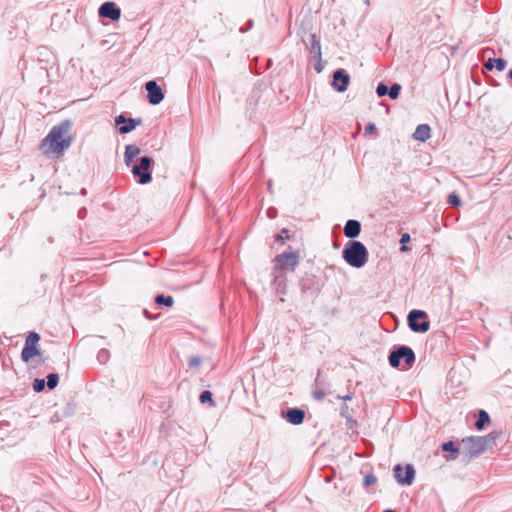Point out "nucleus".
<instances>
[{"label":"nucleus","mask_w":512,"mask_h":512,"mask_svg":"<svg viewBox=\"0 0 512 512\" xmlns=\"http://www.w3.org/2000/svg\"><path fill=\"white\" fill-rule=\"evenodd\" d=\"M71 126L72 123L69 120L53 126L48 135L42 140L41 148L49 144L54 153H61L69 148L72 142V137L69 135Z\"/></svg>","instance_id":"1"},{"label":"nucleus","mask_w":512,"mask_h":512,"mask_svg":"<svg viewBox=\"0 0 512 512\" xmlns=\"http://www.w3.org/2000/svg\"><path fill=\"white\" fill-rule=\"evenodd\" d=\"M342 257L351 267L361 268L368 262L369 252L362 242L351 240L346 243Z\"/></svg>","instance_id":"2"},{"label":"nucleus","mask_w":512,"mask_h":512,"mask_svg":"<svg viewBox=\"0 0 512 512\" xmlns=\"http://www.w3.org/2000/svg\"><path fill=\"white\" fill-rule=\"evenodd\" d=\"M506 436L503 432H491L485 437H469L462 439L465 448H493L494 446H503Z\"/></svg>","instance_id":"3"},{"label":"nucleus","mask_w":512,"mask_h":512,"mask_svg":"<svg viewBox=\"0 0 512 512\" xmlns=\"http://www.w3.org/2000/svg\"><path fill=\"white\" fill-rule=\"evenodd\" d=\"M389 364L393 368H399L401 364V360L404 361V370L409 369L413 366L416 356L411 347L406 345H399L394 347L392 351H390Z\"/></svg>","instance_id":"4"},{"label":"nucleus","mask_w":512,"mask_h":512,"mask_svg":"<svg viewBox=\"0 0 512 512\" xmlns=\"http://www.w3.org/2000/svg\"><path fill=\"white\" fill-rule=\"evenodd\" d=\"M153 159L149 156H142L138 162L132 167V174L137 178V182L141 185L148 184L152 181Z\"/></svg>","instance_id":"5"},{"label":"nucleus","mask_w":512,"mask_h":512,"mask_svg":"<svg viewBox=\"0 0 512 512\" xmlns=\"http://www.w3.org/2000/svg\"><path fill=\"white\" fill-rule=\"evenodd\" d=\"M484 450H436L435 457H441L445 462L455 461L460 459L464 464L468 463L471 459L479 457Z\"/></svg>","instance_id":"6"},{"label":"nucleus","mask_w":512,"mask_h":512,"mask_svg":"<svg viewBox=\"0 0 512 512\" xmlns=\"http://www.w3.org/2000/svg\"><path fill=\"white\" fill-rule=\"evenodd\" d=\"M407 323L410 330L415 333H425L430 328V322L427 320V313L423 310H411L407 316Z\"/></svg>","instance_id":"7"},{"label":"nucleus","mask_w":512,"mask_h":512,"mask_svg":"<svg viewBox=\"0 0 512 512\" xmlns=\"http://www.w3.org/2000/svg\"><path fill=\"white\" fill-rule=\"evenodd\" d=\"M274 272L278 270H290L293 271L299 263V255L297 252H284L275 257Z\"/></svg>","instance_id":"8"},{"label":"nucleus","mask_w":512,"mask_h":512,"mask_svg":"<svg viewBox=\"0 0 512 512\" xmlns=\"http://www.w3.org/2000/svg\"><path fill=\"white\" fill-rule=\"evenodd\" d=\"M39 340L40 335L37 332H30L28 334L21 352V358L24 362H28L30 359L40 354L37 347Z\"/></svg>","instance_id":"9"},{"label":"nucleus","mask_w":512,"mask_h":512,"mask_svg":"<svg viewBox=\"0 0 512 512\" xmlns=\"http://www.w3.org/2000/svg\"><path fill=\"white\" fill-rule=\"evenodd\" d=\"M148 102L152 105L160 104L164 99V92L155 80H150L145 84Z\"/></svg>","instance_id":"10"},{"label":"nucleus","mask_w":512,"mask_h":512,"mask_svg":"<svg viewBox=\"0 0 512 512\" xmlns=\"http://www.w3.org/2000/svg\"><path fill=\"white\" fill-rule=\"evenodd\" d=\"M141 123L142 120L140 118H127L124 114H120L115 117V124L118 126V130L121 134H128L132 132Z\"/></svg>","instance_id":"11"},{"label":"nucleus","mask_w":512,"mask_h":512,"mask_svg":"<svg viewBox=\"0 0 512 512\" xmlns=\"http://www.w3.org/2000/svg\"><path fill=\"white\" fill-rule=\"evenodd\" d=\"M98 15L102 18L117 21L121 17V9L114 2L106 1L100 5Z\"/></svg>","instance_id":"12"},{"label":"nucleus","mask_w":512,"mask_h":512,"mask_svg":"<svg viewBox=\"0 0 512 512\" xmlns=\"http://www.w3.org/2000/svg\"><path fill=\"white\" fill-rule=\"evenodd\" d=\"M395 478L401 484L411 485L414 477L415 470L412 465L408 464L405 468H402L401 465H396L394 468Z\"/></svg>","instance_id":"13"},{"label":"nucleus","mask_w":512,"mask_h":512,"mask_svg":"<svg viewBox=\"0 0 512 512\" xmlns=\"http://www.w3.org/2000/svg\"><path fill=\"white\" fill-rule=\"evenodd\" d=\"M350 82V76L346 70L340 68L333 72L332 86L338 92H345Z\"/></svg>","instance_id":"14"},{"label":"nucleus","mask_w":512,"mask_h":512,"mask_svg":"<svg viewBox=\"0 0 512 512\" xmlns=\"http://www.w3.org/2000/svg\"><path fill=\"white\" fill-rule=\"evenodd\" d=\"M302 41L310 54H312L315 58H321L320 40L315 33H309L306 36L303 35Z\"/></svg>","instance_id":"15"},{"label":"nucleus","mask_w":512,"mask_h":512,"mask_svg":"<svg viewBox=\"0 0 512 512\" xmlns=\"http://www.w3.org/2000/svg\"><path fill=\"white\" fill-rule=\"evenodd\" d=\"M284 417L289 423L299 425L304 421L305 412L300 408H290L285 412Z\"/></svg>","instance_id":"16"},{"label":"nucleus","mask_w":512,"mask_h":512,"mask_svg":"<svg viewBox=\"0 0 512 512\" xmlns=\"http://www.w3.org/2000/svg\"><path fill=\"white\" fill-rule=\"evenodd\" d=\"M361 232V223L358 220L350 219L344 226V235L347 238L355 239Z\"/></svg>","instance_id":"17"},{"label":"nucleus","mask_w":512,"mask_h":512,"mask_svg":"<svg viewBox=\"0 0 512 512\" xmlns=\"http://www.w3.org/2000/svg\"><path fill=\"white\" fill-rule=\"evenodd\" d=\"M430 127L427 124H420L416 127L415 132L413 133V138L420 142H425L430 138Z\"/></svg>","instance_id":"18"},{"label":"nucleus","mask_w":512,"mask_h":512,"mask_svg":"<svg viewBox=\"0 0 512 512\" xmlns=\"http://www.w3.org/2000/svg\"><path fill=\"white\" fill-rule=\"evenodd\" d=\"M140 148L136 145L130 144L125 147L124 162L130 166L134 158L140 154Z\"/></svg>","instance_id":"19"},{"label":"nucleus","mask_w":512,"mask_h":512,"mask_svg":"<svg viewBox=\"0 0 512 512\" xmlns=\"http://www.w3.org/2000/svg\"><path fill=\"white\" fill-rule=\"evenodd\" d=\"M155 303L158 306H164V307H172L174 304V299L170 295H164V294H158L155 296Z\"/></svg>","instance_id":"20"},{"label":"nucleus","mask_w":512,"mask_h":512,"mask_svg":"<svg viewBox=\"0 0 512 512\" xmlns=\"http://www.w3.org/2000/svg\"><path fill=\"white\" fill-rule=\"evenodd\" d=\"M490 421L489 414L485 410H479L478 418L475 422V426L478 430H481L486 423Z\"/></svg>","instance_id":"21"},{"label":"nucleus","mask_w":512,"mask_h":512,"mask_svg":"<svg viewBox=\"0 0 512 512\" xmlns=\"http://www.w3.org/2000/svg\"><path fill=\"white\" fill-rule=\"evenodd\" d=\"M58 383H59V375L57 373H50L47 375L46 385L50 390L56 388Z\"/></svg>","instance_id":"22"},{"label":"nucleus","mask_w":512,"mask_h":512,"mask_svg":"<svg viewBox=\"0 0 512 512\" xmlns=\"http://www.w3.org/2000/svg\"><path fill=\"white\" fill-rule=\"evenodd\" d=\"M199 400L202 404L209 403L211 406H215V402L212 398V393L209 390H204L199 396Z\"/></svg>","instance_id":"23"},{"label":"nucleus","mask_w":512,"mask_h":512,"mask_svg":"<svg viewBox=\"0 0 512 512\" xmlns=\"http://www.w3.org/2000/svg\"><path fill=\"white\" fill-rule=\"evenodd\" d=\"M402 87L400 84L398 83H393L391 85V87L389 88V93H388V96L395 100L399 97V94H400V91H401Z\"/></svg>","instance_id":"24"},{"label":"nucleus","mask_w":512,"mask_h":512,"mask_svg":"<svg viewBox=\"0 0 512 512\" xmlns=\"http://www.w3.org/2000/svg\"><path fill=\"white\" fill-rule=\"evenodd\" d=\"M447 202L453 207H459L461 205V199L455 192L448 195Z\"/></svg>","instance_id":"25"},{"label":"nucleus","mask_w":512,"mask_h":512,"mask_svg":"<svg viewBox=\"0 0 512 512\" xmlns=\"http://www.w3.org/2000/svg\"><path fill=\"white\" fill-rule=\"evenodd\" d=\"M33 390L37 393L42 392L45 389L46 381L41 378H36L33 382Z\"/></svg>","instance_id":"26"},{"label":"nucleus","mask_w":512,"mask_h":512,"mask_svg":"<svg viewBox=\"0 0 512 512\" xmlns=\"http://www.w3.org/2000/svg\"><path fill=\"white\" fill-rule=\"evenodd\" d=\"M313 280L311 278L301 279L299 282L300 289L302 293H306L311 289Z\"/></svg>","instance_id":"27"},{"label":"nucleus","mask_w":512,"mask_h":512,"mask_svg":"<svg viewBox=\"0 0 512 512\" xmlns=\"http://www.w3.org/2000/svg\"><path fill=\"white\" fill-rule=\"evenodd\" d=\"M376 93H377L378 97L387 96L389 93V87L384 82H380L377 85Z\"/></svg>","instance_id":"28"},{"label":"nucleus","mask_w":512,"mask_h":512,"mask_svg":"<svg viewBox=\"0 0 512 512\" xmlns=\"http://www.w3.org/2000/svg\"><path fill=\"white\" fill-rule=\"evenodd\" d=\"M109 351L106 350V349H101L98 354H97V359L98 361L101 363V364H104L108 361L109 359Z\"/></svg>","instance_id":"29"},{"label":"nucleus","mask_w":512,"mask_h":512,"mask_svg":"<svg viewBox=\"0 0 512 512\" xmlns=\"http://www.w3.org/2000/svg\"><path fill=\"white\" fill-rule=\"evenodd\" d=\"M377 482V477L374 475V473H368L364 477V483L363 485L365 487H368L372 484H375Z\"/></svg>","instance_id":"30"},{"label":"nucleus","mask_w":512,"mask_h":512,"mask_svg":"<svg viewBox=\"0 0 512 512\" xmlns=\"http://www.w3.org/2000/svg\"><path fill=\"white\" fill-rule=\"evenodd\" d=\"M202 363V358L200 356H192L188 360L189 368L199 367Z\"/></svg>","instance_id":"31"},{"label":"nucleus","mask_w":512,"mask_h":512,"mask_svg":"<svg viewBox=\"0 0 512 512\" xmlns=\"http://www.w3.org/2000/svg\"><path fill=\"white\" fill-rule=\"evenodd\" d=\"M495 64V69L498 71H503L506 68L507 61L503 58H497L493 60Z\"/></svg>","instance_id":"32"},{"label":"nucleus","mask_w":512,"mask_h":512,"mask_svg":"<svg viewBox=\"0 0 512 512\" xmlns=\"http://www.w3.org/2000/svg\"><path fill=\"white\" fill-rule=\"evenodd\" d=\"M289 231L286 228H283L279 234L276 235V241L280 243H284L285 238H289Z\"/></svg>","instance_id":"33"},{"label":"nucleus","mask_w":512,"mask_h":512,"mask_svg":"<svg viewBox=\"0 0 512 512\" xmlns=\"http://www.w3.org/2000/svg\"><path fill=\"white\" fill-rule=\"evenodd\" d=\"M410 241V235L408 233H404L401 235V239H400V243H401V248L400 250L401 251H407L408 250V247L405 246V243L409 242Z\"/></svg>","instance_id":"34"},{"label":"nucleus","mask_w":512,"mask_h":512,"mask_svg":"<svg viewBox=\"0 0 512 512\" xmlns=\"http://www.w3.org/2000/svg\"><path fill=\"white\" fill-rule=\"evenodd\" d=\"M340 415L346 419H351V414L349 412V407L346 404H343L340 409Z\"/></svg>","instance_id":"35"},{"label":"nucleus","mask_w":512,"mask_h":512,"mask_svg":"<svg viewBox=\"0 0 512 512\" xmlns=\"http://www.w3.org/2000/svg\"><path fill=\"white\" fill-rule=\"evenodd\" d=\"M313 396L316 400H323L326 396L325 392L323 390H315L313 392Z\"/></svg>","instance_id":"36"},{"label":"nucleus","mask_w":512,"mask_h":512,"mask_svg":"<svg viewBox=\"0 0 512 512\" xmlns=\"http://www.w3.org/2000/svg\"><path fill=\"white\" fill-rule=\"evenodd\" d=\"M494 58H489L485 63H484V68L488 71H491L495 68V64L493 62Z\"/></svg>","instance_id":"37"},{"label":"nucleus","mask_w":512,"mask_h":512,"mask_svg":"<svg viewBox=\"0 0 512 512\" xmlns=\"http://www.w3.org/2000/svg\"><path fill=\"white\" fill-rule=\"evenodd\" d=\"M376 132V126L373 123H368L365 127V134H373Z\"/></svg>","instance_id":"38"},{"label":"nucleus","mask_w":512,"mask_h":512,"mask_svg":"<svg viewBox=\"0 0 512 512\" xmlns=\"http://www.w3.org/2000/svg\"><path fill=\"white\" fill-rule=\"evenodd\" d=\"M267 216L270 218V219H274L276 218L277 216V209L274 208V207H270L268 210H267Z\"/></svg>","instance_id":"39"},{"label":"nucleus","mask_w":512,"mask_h":512,"mask_svg":"<svg viewBox=\"0 0 512 512\" xmlns=\"http://www.w3.org/2000/svg\"><path fill=\"white\" fill-rule=\"evenodd\" d=\"M455 444H456V443H455L454 441L450 440V441H447V442H443V443L439 446V448H456V447H455Z\"/></svg>","instance_id":"40"},{"label":"nucleus","mask_w":512,"mask_h":512,"mask_svg":"<svg viewBox=\"0 0 512 512\" xmlns=\"http://www.w3.org/2000/svg\"><path fill=\"white\" fill-rule=\"evenodd\" d=\"M253 26V20H249L248 23H247V27L246 28H240V32L241 33H245L247 32L248 30H250Z\"/></svg>","instance_id":"41"},{"label":"nucleus","mask_w":512,"mask_h":512,"mask_svg":"<svg viewBox=\"0 0 512 512\" xmlns=\"http://www.w3.org/2000/svg\"><path fill=\"white\" fill-rule=\"evenodd\" d=\"M338 399H341L343 401H351L353 398V395L351 393L346 394L345 396H337Z\"/></svg>","instance_id":"42"},{"label":"nucleus","mask_w":512,"mask_h":512,"mask_svg":"<svg viewBox=\"0 0 512 512\" xmlns=\"http://www.w3.org/2000/svg\"><path fill=\"white\" fill-rule=\"evenodd\" d=\"M87 215V209L86 208H81L79 211H78V217L80 219H84Z\"/></svg>","instance_id":"43"},{"label":"nucleus","mask_w":512,"mask_h":512,"mask_svg":"<svg viewBox=\"0 0 512 512\" xmlns=\"http://www.w3.org/2000/svg\"><path fill=\"white\" fill-rule=\"evenodd\" d=\"M284 290H285V284L283 283V280H281L278 282L277 291L279 293H284Z\"/></svg>","instance_id":"44"},{"label":"nucleus","mask_w":512,"mask_h":512,"mask_svg":"<svg viewBox=\"0 0 512 512\" xmlns=\"http://www.w3.org/2000/svg\"><path fill=\"white\" fill-rule=\"evenodd\" d=\"M143 313H144L146 318L152 319V317L149 315V313H148V311L146 309L143 310Z\"/></svg>","instance_id":"45"},{"label":"nucleus","mask_w":512,"mask_h":512,"mask_svg":"<svg viewBox=\"0 0 512 512\" xmlns=\"http://www.w3.org/2000/svg\"><path fill=\"white\" fill-rule=\"evenodd\" d=\"M80 193H81L82 195H86V194H87V190H86V188H82Z\"/></svg>","instance_id":"46"},{"label":"nucleus","mask_w":512,"mask_h":512,"mask_svg":"<svg viewBox=\"0 0 512 512\" xmlns=\"http://www.w3.org/2000/svg\"><path fill=\"white\" fill-rule=\"evenodd\" d=\"M508 77L512 80V69L508 72Z\"/></svg>","instance_id":"47"},{"label":"nucleus","mask_w":512,"mask_h":512,"mask_svg":"<svg viewBox=\"0 0 512 512\" xmlns=\"http://www.w3.org/2000/svg\"><path fill=\"white\" fill-rule=\"evenodd\" d=\"M279 278H280V275H276L275 276V282H278Z\"/></svg>","instance_id":"48"},{"label":"nucleus","mask_w":512,"mask_h":512,"mask_svg":"<svg viewBox=\"0 0 512 512\" xmlns=\"http://www.w3.org/2000/svg\"><path fill=\"white\" fill-rule=\"evenodd\" d=\"M384 512H396V511L388 509V510H385Z\"/></svg>","instance_id":"49"},{"label":"nucleus","mask_w":512,"mask_h":512,"mask_svg":"<svg viewBox=\"0 0 512 512\" xmlns=\"http://www.w3.org/2000/svg\"><path fill=\"white\" fill-rule=\"evenodd\" d=\"M319 376L315 379L316 384H318Z\"/></svg>","instance_id":"50"},{"label":"nucleus","mask_w":512,"mask_h":512,"mask_svg":"<svg viewBox=\"0 0 512 512\" xmlns=\"http://www.w3.org/2000/svg\"><path fill=\"white\" fill-rule=\"evenodd\" d=\"M168 465L167 462L163 463V468H165Z\"/></svg>","instance_id":"51"},{"label":"nucleus","mask_w":512,"mask_h":512,"mask_svg":"<svg viewBox=\"0 0 512 512\" xmlns=\"http://www.w3.org/2000/svg\"><path fill=\"white\" fill-rule=\"evenodd\" d=\"M316 70H317L318 72H320V71H321V68H320V67H316Z\"/></svg>","instance_id":"52"}]
</instances>
